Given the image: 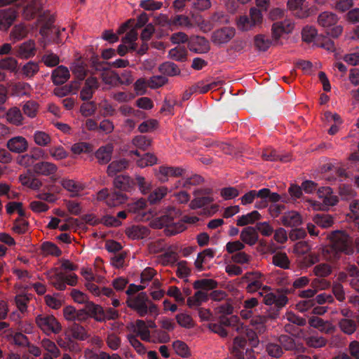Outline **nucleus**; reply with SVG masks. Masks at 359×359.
<instances>
[{"label":"nucleus","instance_id":"f257e3e1","mask_svg":"<svg viewBox=\"0 0 359 359\" xmlns=\"http://www.w3.org/2000/svg\"><path fill=\"white\" fill-rule=\"evenodd\" d=\"M126 303L129 308L141 317L148 313L156 316L158 314L157 306L149 300L146 292H142L137 295L128 297Z\"/></svg>","mask_w":359,"mask_h":359},{"label":"nucleus","instance_id":"f03ea898","mask_svg":"<svg viewBox=\"0 0 359 359\" xmlns=\"http://www.w3.org/2000/svg\"><path fill=\"white\" fill-rule=\"evenodd\" d=\"M171 213L164 215L156 218L151 222V226L155 229L164 228V233L166 236H172L180 233L187 229V226L183 222H173Z\"/></svg>","mask_w":359,"mask_h":359},{"label":"nucleus","instance_id":"7ed1b4c3","mask_svg":"<svg viewBox=\"0 0 359 359\" xmlns=\"http://www.w3.org/2000/svg\"><path fill=\"white\" fill-rule=\"evenodd\" d=\"M338 16L329 11L321 13L318 17V24L326 29L327 35L333 38L339 37L343 32V27L337 25Z\"/></svg>","mask_w":359,"mask_h":359},{"label":"nucleus","instance_id":"20e7f679","mask_svg":"<svg viewBox=\"0 0 359 359\" xmlns=\"http://www.w3.org/2000/svg\"><path fill=\"white\" fill-rule=\"evenodd\" d=\"M264 275L257 271L246 272L241 278V283L247 284L245 290L248 293H255L260 289L265 292H269L270 287L264 285Z\"/></svg>","mask_w":359,"mask_h":359},{"label":"nucleus","instance_id":"39448f33","mask_svg":"<svg viewBox=\"0 0 359 359\" xmlns=\"http://www.w3.org/2000/svg\"><path fill=\"white\" fill-rule=\"evenodd\" d=\"M330 243L340 253L351 255L353 252L351 238L344 231H333L330 236Z\"/></svg>","mask_w":359,"mask_h":359},{"label":"nucleus","instance_id":"423d86ee","mask_svg":"<svg viewBox=\"0 0 359 359\" xmlns=\"http://www.w3.org/2000/svg\"><path fill=\"white\" fill-rule=\"evenodd\" d=\"M37 326L46 334H57L62 330V326L52 315H39L35 319Z\"/></svg>","mask_w":359,"mask_h":359},{"label":"nucleus","instance_id":"0eeeda50","mask_svg":"<svg viewBox=\"0 0 359 359\" xmlns=\"http://www.w3.org/2000/svg\"><path fill=\"white\" fill-rule=\"evenodd\" d=\"M212 192V189L209 188L196 189L193 192L194 198L190 202L189 208L196 210L211 203L214 201L211 196Z\"/></svg>","mask_w":359,"mask_h":359},{"label":"nucleus","instance_id":"6e6552de","mask_svg":"<svg viewBox=\"0 0 359 359\" xmlns=\"http://www.w3.org/2000/svg\"><path fill=\"white\" fill-rule=\"evenodd\" d=\"M39 23H41V27L39 31L40 34L43 38H48L50 33L54 32L56 35L55 43H58L60 42L59 36L60 35V30L56 28L53 24L55 22V18L53 15L44 13L43 15H40L39 18Z\"/></svg>","mask_w":359,"mask_h":359},{"label":"nucleus","instance_id":"1a4fd4ad","mask_svg":"<svg viewBox=\"0 0 359 359\" xmlns=\"http://www.w3.org/2000/svg\"><path fill=\"white\" fill-rule=\"evenodd\" d=\"M236 34V30L231 27H224L215 29L211 34V41L213 44L221 46L229 43Z\"/></svg>","mask_w":359,"mask_h":359},{"label":"nucleus","instance_id":"9d476101","mask_svg":"<svg viewBox=\"0 0 359 359\" xmlns=\"http://www.w3.org/2000/svg\"><path fill=\"white\" fill-rule=\"evenodd\" d=\"M18 17L15 7L0 9V31H8Z\"/></svg>","mask_w":359,"mask_h":359},{"label":"nucleus","instance_id":"9b49d317","mask_svg":"<svg viewBox=\"0 0 359 359\" xmlns=\"http://www.w3.org/2000/svg\"><path fill=\"white\" fill-rule=\"evenodd\" d=\"M186 173V169L182 167L173 166H160L156 172V177L161 182H166L168 178L178 177L183 176Z\"/></svg>","mask_w":359,"mask_h":359},{"label":"nucleus","instance_id":"f8f14e48","mask_svg":"<svg viewBox=\"0 0 359 359\" xmlns=\"http://www.w3.org/2000/svg\"><path fill=\"white\" fill-rule=\"evenodd\" d=\"M294 27L293 21L285 19L283 21L276 22L272 25L271 34L275 40H278L283 34H290Z\"/></svg>","mask_w":359,"mask_h":359},{"label":"nucleus","instance_id":"ddd939ff","mask_svg":"<svg viewBox=\"0 0 359 359\" xmlns=\"http://www.w3.org/2000/svg\"><path fill=\"white\" fill-rule=\"evenodd\" d=\"M16 57L27 60L36 55V43L34 40L26 41L15 48Z\"/></svg>","mask_w":359,"mask_h":359},{"label":"nucleus","instance_id":"4468645a","mask_svg":"<svg viewBox=\"0 0 359 359\" xmlns=\"http://www.w3.org/2000/svg\"><path fill=\"white\" fill-rule=\"evenodd\" d=\"M309 324L311 327L318 329L325 334H332L335 332V326L330 321L317 317L311 316L309 319Z\"/></svg>","mask_w":359,"mask_h":359},{"label":"nucleus","instance_id":"2eb2a0df","mask_svg":"<svg viewBox=\"0 0 359 359\" xmlns=\"http://www.w3.org/2000/svg\"><path fill=\"white\" fill-rule=\"evenodd\" d=\"M6 147L13 153L21 154L28 149V142L22 136H15L8 140Z\"/></svg>","mask_w":359,"mask_h":359},{"label":"nucleus","instance_id":"dca6fc26","mask_svg":"<svg viewBox=\"0 0 359 359\" xmlns=\"http://www.w3.org/2000/svg\"><path fill=\"white\" fill-rule=\"evenodd\" d=\"M114 151V145L112 143H108L100 147L95 153V156L97 162L101 165L107 164L112 157Z\"/></svg>","mask_w":359,"mask_h":359},{"label":"nucleus","instance_id":"f3484780","mask_svg":"<svg viewBox=\"0 0 359 359\" xmlns=\"http://www.w3.org/2000/svg\"><path fill=\"white\" fill-rule=\"evenodd\" d=\"M99 87L95 77H89L86 80L85 85L80 92V97L82 100H89Z\"/></svg>","mask_w":359,"mask_h":359},{"label":"nucleus","instance_id":"a211bd4d","mask_svg":"<svg viewBox=\"0 0 359 359\" xmlns=\"http://www.w3.org/2000/svg\"><path fill=\"white\" fill-rule=\"evenodd\" d=\"M189 48L196 53H205L210 50L209 41L202 36H196L189 43Z\"/></svg>","mask_w":359,"mask_h":359},{"label":"nucleus","instance_id":"6ab92c4d","mask_svg":"<svg viewBox=\"0 0 359 359\" xmlns=\"http://www.w3.org/2000/svg\"><path fill=\"white\" fill-rule=\"evenodd\" d=\"M33 170L38 175L51 176L56 173L57 166L51 162L41 161L34 164Z\"/></svg>","mask_w":359,"mask_h":359},{"label":"nucleus","instance_id":"aec40b11","mask_svg":"<svg viewBox=\"0 0 359 359\" xmlns=\"http://www.w3.org/2000/svg\"><path fill=\"white\" fill-rule=\"evenodd\" d=\"M280 220L281 224L286 227H297L302 224V216L296 211L285 212Z\"/></svg>","mask_w":359,"mask_h":359},{"label":"nucleus","instance_id":"412c9836","mask_svg":"<svg viewBox=\"0 0 359 359\" xmlns=\"http://www.w3.org/2000/svg\"><path fill=\"white\" fill-rule=\"evenodd\" d=\"M149 229L142 225H133L126 229V234L131 239H143L149 235Z\"/></svg>","mask_w":359,"mask_h":359},{"label":"nucleus","instance_id":"4be33fe9","mask_svg":"<svg viewBox=\"0 0 359 359\" xmlns=\"http://www.w3.org/2000/svg\"><path fill=\"white\" fill-rule=\"evenodd\" d=\"M70 77L69 71L67 67L60 65L55 68L51 75V79L54 84L62 85L65 83Z\"/></svg>","mask_w":359,"mask_h":359},{"label":"nucleus","instance_id":"5701e85b","mask_svg":"<svg viewBox=\"0 0 359 359\" xmlns=\"http://www.w3.org/2000/svg\"><path fill=\"white\" fill-rule=\"evenodd\" d=\"M240 238L244 244L252 246L257 242L259 235L255 228L247 226L241 231Z\"/></svg>","mask_w":359,"mask_h":359},{"label":"nucleus","instance_id":"b1692460","mask_svg":"<svg viewBox=\"0 0 359 359\" xmlns=\"http://www.w3.org/2000/svg\"><path fill=\"white\" fill-rule=\"evenodd\" d=\"M6 120L11 124L20 126L24 123V116L20 108L13 107L10 108L6 114Z\"/></svg>","mask_w":359,"mask_h":359},{"label":"nucleus","instance_id":"393cba45","mask_svg":"<svg viewBox=\"0 0 359 359\" xmlns=\"http://www.w3.org/2000/svg\"><path fill=\"white\" fill-rule=\"evenodd\" d=\"M23 114L29 118H34L37 116L39 111V104L33 100L24 102L22 105Z\"/></svg>","mask_w":359,"mask_h":359},{"label":"nucleus","instance_id":"a878e982","mask_svg":"<svg viewBox=\"0 0 359 359\" xmlns=\"http://www.w3.org/2000/svg\"><path fill=\"white\" fill-rule=\"evenodd\" d=\"M134 332L136 337H140L142 340L145 341H151V334L149 326L142 320H137L134 327Z\"/></svg>","mask_w":359,"mask_h":359},{"label":"nucleus","instance_id":"bb28decb","mask_svg":"<svg viewBox=\"0 0 359 359\" xmlns=\"http://www.w3.org/2000/svg\"><path fill=\"white\" fill-rule=\"evenodd\" d=\"M86 311L88 316L93 318L97 321H104V309L93 302H88L86 304Z\"/></svg>","mask_w":359,"mask_h":359},{"label":"nucleus","instance_id":"cd10ccee","mask_svg":"<svg viewBox=\"0 0 359 359\" xmlns=\"http://www.w3.org/2000/svg\"><path fill=\"white\" fill-rule=\"evenodd\" d=\"M270 316L257 315L252 318L250 325L258 334H264L266 331V324Z\"/></svg>","mask_w":359,"mask_h":359},{"label":"nucleus","instance_id":"c85d7f7f","mask_svg":"<svg viewBox=\"0 0 359 359\" xmlns=\"http://www.w3.org/2000/svg\"><path fill=\"white\" fill-rule=\"evenodd\" d=\"M218 320L223 327H231L234 328L236 332H242L243 330V325L236 316H231L230 317L219 316Z\"/></svg>","mask_w":359,"mask_h":359},{"label":"nucleus","instance_id":"c756f323","mask_svg":"<svg viewBox=\"0 0 359 359\" xmlns=\"http://www.w3.org/2000/svg\"><path fill=\"white\" fill-rule=\"evenodd\" d=\"M129 165V161L125 158L113 161L107 167V172L109 176H114L117 172L126 169Z\"/></svg>","mask_w":359,"mask_h":359},{"label":"nucleus","instance_id":"7c9ffc66","mask_svg":"<svg viewBox=\"0 0 359 359\" xmlns=\"http://www.w3.org/2000/svg\"><path fill=\"white\" fill-rule=\"evenodd\" d=\"M48 279L50 283L59 290H65L66 288L65 283V274L58 272L57 269L54 270V273L49 272L48 273Z\"/></svg>","mask_w":359,"mask_h":359},{"label":"nucleus","instance_id":"2f4dec72","mask_svg":"<svg viewBox=\"0 0 359 359\" xmlns=\"http://www.w3.org/2000/svg\"><path fill=\"white\" fill-rule=\"evenodd\" d=\"M262 218L260 213L257 210H253L246 215L238 217L236 224L240 226H246L255 223Z\"/></svg>","mask_w":359,"mask_h":359},{"label":"nucleus","instance_id":"473e14b6","mask_svg":"<svg viewBox=\"0 0 359 359\" xmlns=\"http://www.w3.org/2000/svg\"><path fill=\"white\" fill-rule=\"evenodd\" d=\"M41 347L46 352L54 357L60 355V351L55 343L48 338H43L40 341Z\"/></svg>","mask_w":359,"mask_h":359},{"label":"nucleus","instance_id":"72a5a7b5","mask_svg":"<svg viewBox=\"0 0 359 359\" xmlns=\"http://www.w3.org/2000/svg\"><path fill=\"white\" fill-rule=\"evenodd\" d=\"M313 222L321 228H329L334 224L333 217L327 214L320 213L316 215L313 218Z\"/></svg>","mask_w":359,"mask_h":359},{"label":"nucleus","instance_id":"f704fd0d","mask_svg":"<svg viewBox=\"0 0 359 359\" xmlns=\"http://www.w3.org/2000/svg\"><path fill=\"white\" fill-rule=\"evenodd\" d=\"M128 197L120 191H114L109 194L107 205L109 207H116L126 202Z\"/></svg>","mask_w":359,"mask_h":359},{"label":"nucleus","instance_id":"c9c22d12","mask_svg":"<svg viewBox=\"0 0 359 359\" xmlns=\"http://www.w3.org/2000/svg\"><path fill=\"white\" fill-rule=\"evenodd\" d=\"M61 184L64 189L74 194H77L85 189V185L83 183L73 180H62Z\"/></svg>","mask_w":359,"mask_h":359},{"label":"nucleus","instance_id":"e433bc0d","mask_svg":"<svg viewBox=\"0 0 359 359\" xmlns=\"http://www.w3.org/2000/svg\"><path fill=\"white\" fill-rule=\"evenodd\" d=\"M271 45V39L263 34H257L254 38V46L258 51L265 52Z\"/></svg>","mask_w":359,"mask_h":359},{"label":"nucleus","instance_id":"4c0bfd02","mask_svg":"<svg viewBox=\"0 0 359 359\" xmlns=\"http://www.w3.org/2000/svg\"><path fill=\"white\" fill-rule=\"evenodd\" d=\"M133 184V180L128 175H118L114 180V187L123 191H128Z\"/></svg>","mask_w":359,"mask_h":359},{"label":"nucleus","instance_id":"58836bf2","mask_svg":"<svg viewBox=\"0 0 359 359\" xmlns=\"http://www.w3.org/2000/svg\"><path fill=\"white\" fill-rule=\"evenodd\" d=\"M158 70L164 75L174 76L180 74V69L173 62H165L158 67Z\"/></svg>","mask_w":359,"mask_h":359},{"label":"nucleus","instance_id":"ea45409f","mask_svg":"<svg viewBox=\"0 0 359 359\" xmlns=\"http://www.w3.org/2000/svg\"><path fill=\"white\" fill-rule=\"evenodd\" d=\"M272 263L281 269H288L290 266V261L285 252H277L272 257Z\"/></svg>","mask_w":359,"mask_h":359},{"label":"nucleus","instance_id":"a19ab883","mask_svg":"<svg viewBox=\"0 0 359 359\" xmlns=\"http://www.w3.org/2000/svg\"><path fill=\"white\" fill-rule=\"evenodd\" d=\"M28 29L24 24H18L15 25L11 33L10 37L15 41L22 40L27 36Z\"/></svg>","mask_w":359,"mask_h":359},{"label":"nucleus","instance_id":"79ce46f5","mask_svg":"<svg viewBox=\"0 0 359 359\" xmlns=\"http://www.w3.org/2000/svg\"><path fill=\"white\" fill-rule=\"evenodd\" d=\"M208 294L205 292L199 290L195 292V294L188 298L187 305L189 307L200 306L203 302L208 301Z\"/></svg>","mask_w":359,"mask_h":359},{"label":"nucleus","instance_id":"37998d69","mask_svg":"<svg viewBox=\"0 0 359 359\" xmlns=\"http://www.w3.org/2000/svg\"><path fill=\"white\" fill-rule=\"evenodd\" d=\"M39 71V64L34 61H29L25 64L21 69V73L23 76L29 79L32 78Z\"/></svg>","mask_w":359,"mask_h":359},{"label":"nucleus","instance_id":"c03bdc74","mask_svg":"<svg viewBox=\"0 0 359 359\" xmlns=\"http://www.w3.org/2000/svg\"><path fill=\"white\" fill-rule=\"evenodd\" d=\"M339 327L341 332L348 335H351L355 332L357 325L353 320L342 318L339 321Z\"/></svg>","mask_w":359,"mask_h":359},{"label":"nucleus","instance_id":"a18cd8bd","mask_svg":"<svg viewBox=\"0 0 359 359\" xmlns=\"http://www.w3.org/2000/svg\"><path fill=\"white\" fill-rule=\"evenodd\" d=\"M168 190L166 187H160L154 189L148 196V201L151 204H156L161 201L168 194Z\"/></svg>","mask_w":359,"mask_h":359},{"label":"nucleus","instance_id":"49530a36","mask_svg":"<svg viewBox=\"0 0 359 359\" xmlns=\"http://www.w3.org/2000/svg\"><path fill=\"white\" fill-rule=\"evenodd\" d=\"M237 332L242 334L246 340L248 339L252 347H257L259 345V340L257 337V332L255 330L243 326V331Z\"/></svg>","mask_w":359,"mask_h":359},{"label":"nucleus","instance_id":"de8ad7c7","mask_svg":"<svg viewBox=\"0 0 359 359\" xmlns=\"http://www.w3.org/2000/svg\"><path fill=\"white\" fill-rule=\"evenodd\" d=\"M306 344L311 348H319L326 346L327 339L323 337L309 336L304 338Z\"/></svg>","mask_w":359,"mask_h":359},{"label":"nucleus","instance_id":"09e8293b","mask_svg":"<svg viewBox=\"0 0 359 359\" xmlns=\"http://www.w3.org/2000/svg\"><path fill=\"white\" fill-rule=\"evenodd\" d=\"M323 255L326 260L333 262L339 259L341 253L330 243V245L323 248Z\"/></svg>","mask_w":359,"mask_h":359},{"label":"nucleus","instance_id":"8fccbe9b","mask_svg":"<svg viewBox=\"0 0 359 359\" xmlns=\"http://www.w3.org/2000/svg\"><path fill=\"white\" fill-rule=\"evenodd\" d=\"M157 157L151 153L145 154L142 158L137 161V165L140 168H145L151 166L157 163Z\"/></svg>","mask_w":359,"mask_h":359},{"label":"nucleus","instance_id":"3c124183","mask_svg":"<svg viewBox=\"0 0 359 359\" xmlns=\"http://www.w3.org/2000/svg\"><path fill=\"white\" fill-rule=\"evenodd\" d=\"M196 290H212L217 286V283L212 279H201L196 280L193 284Z\"/></svg>","mask_w":359,"mask_h":359},{"label":"nucleus","instance_id":"603ef678","mask_svg":"<svg viewBox=\"0 0 359 359\" xmlns=\"http://www.w3.org/2000/svg\"><path fill=\"white\" fill-rule=\"evenodd\" d=\"M313 273L318 277H327L332 273L331 266L325 263H321L316 265L313 269Z\"/></svg>","mask_w":359,"mask_h":359},{"label":"nucleus","instance_id":"864d4df0","mask_svg":"<svg viewBox=\"0 0 359 359\" xmlns=\"http://www.w3.org/2000/svg\"><path fill=\"white\" fill-rule=\"evenodd\" d=\"M236 25L238 29L243 32L251 30L257 27L254 23H252L250 18L246 15L241 16L237 20Z\"/></svg>","mask_w":359,"mask_h":359},{"label":"nucleus","instance_id":"5fc2aeb1","mask_svg":"<svg viewBox=\"0 0 359 359\" xmlns=\"http://www.w3.org/2000/svg\"><path fill=\"white\" fill-rule=\"evenodd\" d=\"M132 143L137 148L146 150L151 146V140L144 135H137L133 139Z\"/></svg>","mask_w":359,"mask_h":359},{"label":"nucleus","instance_id":"6e6d98bb","mask_svg":"<svg viewBox=\"0 0 359 359\" xmlns=\"http://www.w3.org/2000/svg\"><path fill=\"white\" fill-rule=\"evenodd\" d=\"M72 337L78 340H85L88 338V333L85 328L78 324L73 325L70 328Z\"/></svg>","mask_w":359,"mask_h":359},{"label":"nucleus","instance_id":"4d7b16f0","mask_svg":"<svg viewBox=\"0 0 359 359\" xmlns=\"http://www.w3.org/2000/svg\"><path fill=\"white\" fill-rule=\"evenodd\" d=\"M41 250L44 255H53L59 257L62 254V251L58 247L53 243L45 242L41 245Z\"/></svg>","mask_w":359,"mask_h":359},{"label":"nucleus","instance_id":"13d9d810","mask_svg":"<svg viewBox=\"0 0 359 359\" xmlns=\"http://www.w3.org/2000/svg\"><path fill=\"white\" fill-rule=\"evenodd\" d=\"M18 67V61L12 57H7L0 60V69L11 72H15Z\"/></svg>","mask_w":359,"mask_h":359},{"label":"nucleus","instance_id":"bf43d9fd","mask_svg":"<svg viewBox=\"0 0 359 359\" xmlns=\"http://www.w3.org/2000/svg\"><path fill=\"white\" fill-rule=\"evenodd\" d=\"M41 62L48 67H53L60 63V57L52 52H47L42 56Z\"/></svg>","mask_w":359,"mask_h":359},{"label":"nucleus","instance_id":"052dcab7","mask_svg":"<svg viewBox=\"0 0 359 359\" xmlns=\"http://www.w3.org/2000/svg\"><path fill=\"white\" fill-rule=\"evenodd\" d=\"M34 140L37 145L46 147L50 142L51 138L46 133L38 130L34 134Z\"/></svg>","mask_w":359,"mask_h":359},{"label":"nucleus","instance_id":"680f3d73","mask_svg":"<svg viewBox=\"0 0 359 359\" xmlns=\"http://www.w3.org/2000/svg\"><path fill=\"white\" fill-rule=\"evenodd\" d=\"M187 51L184 47H176L169 51V57L177 61H184L187 59Z\"/></svg>","mask_w":359,"mask_h":359},{"label":"nucleus","instance_id":"e2e57ef3","mask_svg":"<svg viewBox=\"0 0 359 359\" xmlns=\"http://www.w3.org/2000/svg\"><path fill=\"white\" fill-rule=\"evenodd\" d=\"M262 158L265 161H274L280 160V161L287 162L290 161L289 156L280 157L275 150L266 149L262 152Z\"/></svg>","mask_w":359,"mask_h":359},{"label":"nucleus","instance_id":"0e129e2a","mask_svg":"<svg viewBox=\"0 0 359 359\" xmlns=\"http://www.w3.org/2000/svg\"><path fill=\"white\" fill-rule=\"evenodd\" d=\"M48 153L55 160L60 161L67 157L68 154L65 149L61 147H53L48 149Z\"/></svg>","mask_w":359,"mask_h":359},{"label":"nucleus","instance_id":"69168bd1","mask_svg":"<svg viewBox=\"0 0 359 359\" xmlns=\"http://www.w3.org/2000/svg\"><path fill=\"white\" fill-rule=\"evenodd\" d=\"M173 348L177 355L182 358H187L190 355V352L187 345L182 341H176L173 343Z\"/></svg>","mask_w":359,"mask_h":359},{"label":"nucleus","instance_id":"338daca9","mask_svg":"<svg viewBox=\"0 0 359 359\" xmlns=\"http://www.w3.org/2000/svg\"><path fill=\"white\" fill-rule=\"evenodd\" d=\"M167 82L168 79L164 76H154L149 79L147 86L155 89L164 86Z\"/></svg>","mask_w":359,"mask_h":359},{"label":"nucleus","instance_id":"774afa93","mask_svg":"<svg viewBox=\"0 0 359 359\" xmlns=\"http://www.w3.org/2000/svg\"><path fill=\"white\" fill-rule=\"evenodd\" d=\"M158 122L156 119H149L142 122L138 127L140 133H149L157 128Z\"/></svg>","mask_w":359,"mask_h":359}]
</instances>
